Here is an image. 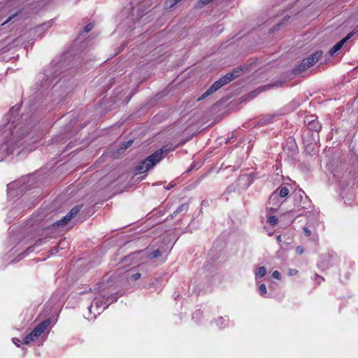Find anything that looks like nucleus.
Masks as SVG:
<instances>
[{"label":"nucleus","mask_w":358,"mask_h":358,"mask_svg":"<svg viewBox=\"0 0 358 358\" xmlns=\"http://www.w3.org/2000/svg\"><path fill=\"white\" fill-rule=\"evenodd\" d=\"M117 295H108L105 291H99L96 294L91 306L88 308V313L85 317L88 320H94L106 308L109 304L116 301Z\"/></svg>","instance_id":"nucleus-2"},{"label":"nucleus","mask_w":358,"mask_h":358,"mask_svg":"<svg viewBox=\"0 0 358 358\" xmlns=\"http://www.w3.org/2000/svg\"><path fill=\"white\" fill-rule=\"evenodd\" d=\"M315 280L317 284H320L322 281L324 280V278L318 275H315Z\"/></svg>","instance_id":"nucleus-24"},{"label":"nucleus","mask_w":358,"mask_h":358,"mask_svg":"<svg viewBox=\"0 0 358 358\" xmlns=\"http://www.w3.org/2000/svg\"><path fill=\"white\" fill-rule=\"evenodd\" d=\"M278 199V195L275 194H273L271 196V198H270V201H273V200H275Z\"/></svg>","instance_id":"nucleus-30"},{"label":"nucleus","mask_w":358,"mask_h":358,"mask_svg":"<svg viewBox=\"0 0 358 358\" xmlns=\"http://www.w3.org/2000/svg\"><path fill=\"white\" fill-rule=\"evenodd\" d=\"M141 278V273H129L128 274V278L130 280H138L139 278Z\"/></svg>","instance_id":"nucleus-16"},{"label":"nucleus","mask_w":358,"mask_h":358,"mask_svg":"<svg viewBox=\"0 0 358 358\" xmlns=\"http://www.w3.org/2000/svg\"><path fill=\"white\" fill-rule=\"evenodd\" d=\"M213 0H201L200 1V3L201 4H203V5H206V4H208L210 3V2H212Z\"/></svg>","instance_id":"nucleus-28"},{"label":"nucleus","mask_w":358,"mask_h":358,"mask_svg":"<svg viewBox=\"0 0 358 358\" xmlns=\"http://www.w3.org/2000/svg\"><path fill=\"white\" fill-rule=\"evenodd\" d=\"M289 189L286 187H282L280 189L279 195L280 197H285L289 194Z\"/></svg>","instance_id":"nucleus-13"},{"label":"nucleus","mask_w":358,"mask_h":358,"mask_svg":"<svg viewBox=\"0 0 358 358\" xmlns=\"http://www.w3.org/2000/svg\"><path fill=\"white\" fill-rule=\"evenodd\" d=\"M94 27V24L92 23H90L88 24H87L85 27V32L87 33V32H90Z\"/></svg>","instance_id":"nucleus-22"},{"label":"nucleus","mask_w":358,"mask_h":358,"mask_svg":"<svg viewBox=\"0 0 358 358\" xmlns=\"http://www.w3.org/2000/svg\"><path fill=\"white\" fill-rule=\"evenodd\" d=\"M305 122L310 130L319 131L321 129V125L319 121L317 119L313 118V116L307 117L305 120Z\"/></svg>","instance_id":"nucleus-8"},{"label":"nucleus","mask_w":358,"mask_h":358,"mask_svg":"<svg viewBox=\"0 0 358 358\" xmlns=\"http://www.w3.org/2000/svg\"><path fill=\"white\" fill-rule=\"evenodd\" d=\"M277 241L278 242L280 243L282 241V238H281V236L280 235H278L277 236Z\"/></svg>","instance_id":"nucleus-31"},{"label":"nucleus","mask_w":358,"mask_h":358,"mask_svg":"<svg viewBox=\"0 0 358 358\" xmlns=\"http://www.w3.org/2000/svg\"><path fill=\"white\" fill-rule=\"evenodd\" d=\"M298 273V270L295 268H289L287 271V274L290 276L295 275Z\"/></svg>","instance_id":"nucleus-20"},{"label":"nucleus","mask_w":358,"mask_h":358,"mask_svg":"<svg viewBox=\"0 0 358 358\" xmlns=\"http://www.w3.org/2000/svg\"><path fill=\"white\" fill-rule=\"evenodd\" d=\"M50 324V320H45L41 322L28 335L24 337L23 343L28 345L30 343L36 341L47 329Z\"/></svg>","instance_id":"nucleus-5"},{"label":"nucleus","mask_w":358,"mask_h":358,"mask_svg":"<svg viewBox=\"0 0 358 358\" xmlns=\"http://www.w3.org/2000/svg\"><path fill=\"white\" fill-rule=\"evenodd\" d=\"M229 322V319L227 316L225 317H220L217 320H216L215 323L217 326L220 328L224 327L227 326Z\"/></svg>","instance_id":"nucleus-12"},{"label":"nucleus","mask_w":358,"mask_h":358,"mask_svg":"<svg viewBox=\"0 0 358 358\" xmlns=\"http://www.w3.org/2000/svg\"><path fill=\"white\" fill-rule=\"evenodd\" d=\"M259 293L260 295L265 296L267 292H266V287L265 284H261L259 287Z\"/></svg>","instance_id":"nucleus-17"},{"label":"nucleus","mask_w":358,"mask_h":358,"mask_svg":"<svg viewBox=\"0 0 358 358\" xmlns=\"http://www.w3.org/2000/svg\"><path fill=\"white\" fill-rule=\"evenodd\" d=\"M266 273V268L264 266H260L255 271V280L259 283V279L264 277Z\"/></svg>","instance_id":"nucleus-10"},{"label":"nucleus","mask_w":358,"mask_h":358,"mask_svg":"<svg viewBox=\"0 0 358 358\" xmlns=\"http://www.w3.org/2000/svg\"><path fill=\"white\" fill-rule=\"evenodd\" d=\"M162 151L157 150L154 154L148 157L136 167V173L141 174L145 173L149 169L152 168L156 164H157L159 162L162 160Z\"/></svg>","instance_id":"nucleus-4"},{"label":"nucleus","mask_w":358,"mask_h":358,"mask_svg":"<svg viewBox=\"0 0 358 358\" xmlns=\"http://www.w3.org/2000/svg\"><path fill=\"white\" fill-rule=\"evenodd\" d=\"M170 1V5L169 7H172L174 5H176L177 3L180 1L181 0H169Z\"/></svg>","instance_id":"nucleus-27"},{"label":"nucleus","mask_w":358,"mask_h":358,"mask_svg":"<svg viewBox=\"0 0 358 358\" xmlns=\"http://www.w3.org/2000/svg\"><path fill=\"white\" fill-rule=\"evenodd\" d=\"M272 234H273V233H272V232H269V233H268V236H271Z\"/></svg>","instance_id":"nucleus-32"},{"label":"nucleus","mask_w":358,"mask_h":358,"mask_svg":"<svg viewBox=\"0 0 358 358\" xmlns=\"http://www.w3.org/2000/svg\"><path fill=\"white\" fill-rule=\"evenodd\" d=\"M27 149H28L29 150H32V149H33V148H27Z\"/></svg>","instance_id":"nucleus-33"},{"label":"nucleus","mask_w":358,"mask_h":358,"mask_svg":"<svg viewBox=\"0 0 358 358\" xmlns=\"http://www.w3.org/2000/svg\"><path fill=\"white\" fill-rule=\"evenodd\" d=\"M161 255V252L159 250H156L155 251H153L152 252H151L149 255H148V257L151 259H155V258H157L158 257H159Z\"/></svg>","instance_id":"nucleus-18"},{"label":"nucleus","mask_w":358,"mask_h":358,"mask_svg":"<svg viewBox=\"0 0 358 358\" xmlns=\"http://www.w3.org/2000/svg\"><path fill=\"white\" fill-rule=\"evenodd\" d=\"M272 277L275 278V279L280 280L281 279L280 273L279 271H274L272 273Z\"/></svg>","instance_id":"nucleus-21"},{"label":"nucleus","mask_w":358,"mask_h":358,"mask_svg":"<svg viewBox=\"0 0 358 358\" xmlns=\"http://www.w3.org/2000/svg\"><path fill=\"white\" fill-rule=\"evenodd\" d=\"M303 230L306 236H309L311 235V231L308 227H304Z\"/></svg>","instance_id":"nucleus-25"},{"label":"nucleus","mask_w":358,"mask_h":358,"mask_svg":"<svg viewBox=\"0 0 358 358\" xmlns=\"http://www.w3.org/2000/svg\"><path fill=\"white\" fill-rule=\"evenodd\" d=\"M322 54L321 51H317L310 56L303 59L299 66V71H303L313 66L320 58Z\"/></svg>","instance_id":"nucleus-6"},{"label":"nucleus","mask_w":358,"mask_h":358,"mask_svg":"<svg viewBox=\"0 0 358 358\" xmlns=\"http://www.w3.org/2000/svg\"><path fill=\"white\" fill-rule=\"evenodd\" d=\"M17 15H18L17 13L10 14L5 21H3V22L1 23V25H3V24H6L7 22L11 21L13 19H14L15 17H17Z\"/></svg>","instance_id":"nucleus-19"},{"label":"nucleus","mask_w":358,"mask_h":358,"mask_svg":"<svg viewBox=\"0 0 358 358\" xmlns=\"http://www.w3.org/2000/svg\"><path fill=\"white\" fill-rule=\"evenodd\" d=\"M296 252L298 254V255H302L303 252H304V249L302 246H298L296 248Z\"/></svg>","instance_id":"nucleus-23"},{"label":"nucleus","mask_w":358,"mask_h":358,"mask_svg":"<svg viewBox=\"0 0 358 358\" xmlns=\"http://www.w3.org/2000/svg\"><path fill=\"white\" fill-rule=\"evenodd\" d=\"M33 121L16 122L15 121L8 122L0 128V162L12 154L17 147V144L22 140L23 143L28 144L31 138L29 137L33 128Z\"/></svg>","instance_id":"nucleus-1"},{"label":"nucleus","mask_w":358,"mask_h":358,"mask_svg":"<svg viewBox=\"0 0 358 358\" xmlns=\"http://www.w3.org/2000/svg\"><path fill=\"white\" fill-rule=\"evenodd\" d=\"M132 142H133L132 141H128L127 143V145H124V147H122V148L124 149V150L127 149L128 147H129L131 145Z\"/></svg>","instance_id":"nucleus-29"},{"label":"nucleus","mask_w":358,"mask_h":358,"mask_svg":"<svg viewBox=\"0 0 358 358\" xmlns=\"http://www.w3.org/2000/svg\"><path fill=\"white\" fill-rule=\"evenodd\" d=\"M51 26H52V22H48L41 24L39 27H38L37 29H38V31L46 30V29H49Z\"/></svg>","instance_id":"nucleus-14"},{"label":"nucleus","mask_w":358,"mask_h":358,"mask_svg":"<svg viewBox=\"0 0 358 358\" xmlns=\"http://www.w3.org/2000/svg\"><path fill=\"white\" fill-rule=\"evenodd\" d=\"M12 341H13V343H14L17 347H20V343H21L20 340H19L18 338H13Z\"/></svg>","instance_id":"nucleus-26"},{"label":"nucleus","mask_w":358,"mask_h":358,"mask_svg":"<svg viewBox=\"0 0 358 358\" xmlns=\"http://www.w3.org/2000/svg\"><path fill=\"white\" fill-rule=\"evenodd\" d=\"M242 73V69L236 68L231 72L227 73L224 76L220 78L218 80L215 81L213 85L209 87L199 99L198 101H201L209 95L212 94L224 85L228 84L236 78L240 76Z\"/></svg>","instance_id":"nucleus-3"},{"label":"nucleus","mask_w":358,"mask_h":358,"mask_svg":"<svg viewBox=\"0 0 358 358\" xmlns=\"http://www.w3.org/2000/svg\"><path fill=\"white\" fill-rule=\"evenodd\" d=\"M352 34L350 33L348 36H346L344 38L341 40L338 43H337L335 45H334L330 50H329V55L331 56L334 55L338 50L341 49V48L343 46V45L347 42L348 39H350L352 36Z\"/></svg>","instance_id":"nucleus-9"},{"label":"nucleus","mask_w":358,"mask_h":358,"mask_svg":"<svg viewBox=\"0 0 358 358\" xmlns=\"http://www.w3.org/2000/svg\"><path fill=\"white\" fill-rule=\"evenodd\" d=\"M278 219L275 216H269L267 219L268 223L271 225L274 226L278 223Z\"/></svg>","instance_id":"nucleus-15"},{"label":"nucleus","mask_w":358,"mask_h":358,"mask_svg":"<svg viewBox=\"0 0 358 358\" xmlns=\"http://www.w3.org/2000/svg\"><path fill=\"white\" fill-rule=\"evenodd\" d=\"M82 208V206H76L74 208H73L71 211L66 214L62 219L57 221L55 223H54V227H64L68 224L69 222L76 215L79 211Z\"/></svg>","instance_id":"nucleus-7"},{"label":"nucleus","mask_w":358,"mask_h":358,"mask_svg":"<svg viewBox=\"0 0 358 358\" xmlns=\"http://www.w3.org/2000/svg\"><path fill=\"white\" fill-rule=\"evenodd\" d=\"M188 210V205L187 203H183L178 207V208L174 211L173 215H172V217L176 216V215L181 213L184 215Z\"/></svg>","instance_id":"nucleus-11"}]
</instances>
